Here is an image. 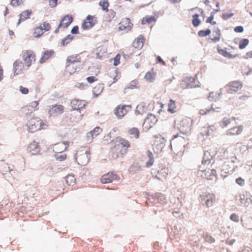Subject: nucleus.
Returning a JSON list of instances; mask_svg holds the SVG:
<instances>
[{
    "label": "nucleus",
    "instance_id": "obj_1",
    "mask_svg": "<svg viewBox=\"0 0 252 252\" xmlns=\"http://www.w3.org/2000/svg\"><path fill=\"white\" fill-rule=\"evenodd\" d=\"M111 144L109 156L111 160L124 157L131 147L130 141L121 136H117L112 140Z\"/></svg>",
    "mask_w": 252,
    "mask_h": 252
},
{
    "label": "nucleus",
    "instance_id": "obj_2",
    "mask_svg": "<svg viewBox=\"0 0 252 252\" xmlns=\"http://www.w3.org/2000/svg\"><path fill=\"white\" fill-rule=\"evenodd\" d=\"M213 163L212 159L207 158L206 153H205L201 164L199 167L198 174L207 180L216 179L217 173L216 170L213 167Z\"/></svg>",
    "mask_w": 252,
    "mask_h": 252
},
{
    "label": "nucleus",
    "instance_id": "obj_3",
    "mask_svg": "<svg viewBox=\"0 0 252 252\" xmlns=\"http://www.w3.org/2000/svg\"><path fill=\"white\" fill-rule=\"evenodd\" d=\"M27 130L30 133H34L48 126L47 123L38 117H34L28 120L26 125Z\"/></svg>",
    "mask_w": 252,
    "mask_h": 252
},
{
    "label": "nucleus",
    "instance_id": "obj_4",
    "mask_svg": "<svg viewBox=\"0 0 252 252\" xmlns=\"http://www.w3.org/2000/svg\"><path fill=\"white\" fill-rule=\"evenodd\" d=\"M81 62V58L79 55H73L68 56L66 60L65 72L66 75L74 73Z\"/></svg>",
    "mask_w": 252,
    "mask_h": 252
},
{
    "label": "nucleus",
    "instance_id": "obj_5",
    "mask_svg": "<svg viewBox=\"0 0 252 252\" xmlns=\"http://www.w3.org/2000/svg\"><path fill=\"white\" fill-rule=\"evenodd\" d=\"M87 104V102L82 99H73L70 102V105L73 110H76L77 114L75 115V112L71 111L70 112V120L71 121H75L76 119H79L81 116L80 110L84 108Z\"/></svg>",
    "mask_w": 252,
    "mask_h": 252
},
{
    "label": "nucleus",
    "instance_id": "obj_6",
    "mask_svg": "<svg viewBox=\"0 0 252 252\" xmlns=\"http://www.w3.org/2000/svg\"><path fill=\"white\" fill-rule=\"evenodd\" d=\"M186 143V139L184 137L176 135L171 141V149L176 155L182 154Z\"/></svg>",
    "mask_w": 252,
    "mask_h": 252
},
{
    "label": "nucleus",
    "instance_id": "obj_7",
    "mask_svg": "<svg viewBox=\"0 0 252 252\" xmlns=\"http://www.w3.org/2000/svg\"><path fill=\"white\" fill-rule=\"evenodd\" d=\"M192 124L191 119L187 117L179 118L174 121L175 126L183 133L190 130Z\"/></svg>",
    "mask_w": 252,
    "mask_h": 252
},
{
    "label": "nucleus",
    "instance_id": "obj_8",
    "mask_svg": "<svg viewBox=\"0 0 252 252\" xmlns=\"http://www.w3.org/2000/svg\"><path fill=\"white\" fill-rule=\"evenodd\" d=\"M179 85L181 89H186L200 87L201 84L196 74L194 76H187L184 78L181 81Z\"/></svg>",
    "mask_w": 252,
    "mask_h": 252
},
{
    "label": "nucleus",
    "instance_id": "obj_9",
    "mask_svg": "<svg viewBox=\"0 0 252 252\" xmlns=\"http://www.w3.org/2000/svg\"><path fill=\"white\" fill-rule=\"evenodd\" d=\"M89 149L86 147L80 148L76 152L75 159L78 164L86 165L90 160Z\"/></svg>",
    "mask_w": 252,
    "mask_h": 252
},
{
    "label": "nucleus",
    "instance_id": "obj_10",
    "mask_svg": "<svg viewBox=\"0 0 252 252\" xmlns=\"http://www.w3.org/2000/svg\"><path fill=\"white\" fill-rule=\"evenodd\" d=\"M145 39L142 35H139L132 42L131 46L126 49V53L127 55H132L136 53L137 51L142 49L143 46Z\"/></svg>",
    "mask_w": 252,
    "mask_h": 252
},
{
    "label": "nucleus",
    "instance_id": "obj_11",
    "mask_svg": "<svg viewBox=\"0 0 252 252\" xmlns=\"http://www.w3.org/2000/svg\"><path fill=\"white\" fill-rule=\"evenodd\" d=\"M166 140L161 135H156L154 137L153 149L156 153L159 154L162 152L165 146Z\"/></svg>",
    "mask_w": 252,
    "mask_h": 252
},
{
    "label": "nucleus",
    "instance_id": "obj_12",
    "mask_svg": "<svg viewBox=\"0 0 252 252\" xmlns=\"http://www.w3.org/2000/svg\"><path fill=\"white\" fill-rule=\"evenodd\" d=\"M199 197L202 204L205 205L207 207L212 206L216 201V195L213 193L203 192Z\"/></svg>",
    "mask_w": 252,
    "mask_h": 252
},
{
    "label": "nucleus",
    "instance_id": "obj_13",
    "mask_svg": "<svg viewBox=\"0 0 252 252\" xmlns=\"http://www.w3.org/2000/svg\"><path fill=\"white\" fill-rule=\"evenodd\" d=\"M22 58L27 66H30L35 62L36 60L35 54L32 50H26L22 52Z\"/></svg>",
    "mask_w": 252,
    "mask_h": 252
},
{
    "label": "nucleus",
    "instance_id": "obj_14",
    "mask_svg": "<svg viewBox=\"0 0 252 252\" xmlns=\"http://www.w3.org/2000/svg\"><path fill=\"white\" fill-rule=\"evenodd\" d=\"M132 108L131 105H122L117 106L114 110L115 114L119 118H123Z\"/></svg>",
    "mask_w": 252,
    "mask_h": 252
},
{
    "label": "nucleus",
    "instance_id": "obj_15",
    "mask_svg": "<svg viewBox=\"0 0 252 252\" xmlns=\"http://www.w3.org/2000/svg\"><path fill=\"white\" fill-rule=\"evenodd\" d=\"M50 29L51 26L50 24L44 22L34 28L32 35L34 37L38 38L44 33V31H48Z\"/></svg>",
    "mask_w": 252,
    "mask_h": 252
},
{
    "label": "nucleus",
    "instance_id": "obj_16",
    "mask_svg": "<svg viewBox=\"0 0 252 252\" xmlns=\"http://www.w3.org/2000/svg\"><path fill=\"white\" fill-rule=\"evenodd\" d=\"M157 117L152 114L149 115L144 120L143 123V128L145 130H148L153 127L157 123Z\"/></svg>",
    "mask_w": 252,
    "mask_h": 252
},
{
    "label": "nucleus",
    "instance_id": "obj_17",
    "mask_svg": "<svg viewBox=\"0 0 252 252\" xmlns=\"http://www.w3.org/2000/svg\"><path fill=\"white\" fill-rule=\"evenodd\" d=\"M243 129V126L238 124L237 122V124L233 125L226 131V135L229 136L240 135L242 133Z\"/></svg>",
    "mask_w": 252,
    "mask_h": 252
},
{
    "label": "nucleus",
    "instance_id": "obj_18",
    "mask_svg": "<svg viewBox=\"0 0 252 252\" xmlns=\"http://www.w3.org/2000/svg\"><path fill=\"white\" fill-rule=\"evenodd\" d=\"M132 27V23L130 22V19L127 18L123 19L119 24V30L126 32L130 31Z\"/></svg>",
    "mask_w": 252,
    "mask_h": 252
},
{
    "label": "nucleus",
    "instance_id": "obj_19",
    "mask_svg": "<svg viewBox=\"0 0 252 252\" xmlns=\"http://www.w3.org/2000/svg\"><path fill=\"white\" fill-rule=\"evenodd\" d=\"M243 87V84L241 81H234L229 83L226 85L227 91L231 94L237 92L240 90Z\"/></svg>",
    "mask_w": 252,
    "mask_h": 252
},
{
    "label": "nucleus",
    "instance_id": "obj_20",
    "mask_svg": "<svg viewBox=\"0 0 252 252\" xmlns=\"http://www.w3.org/2000/svg\"><path fill=\"white\" fill-rule=\"evenodd\" d=\"M96 21L95 17L89 15L84 20L82 25V28L85 30H89L96 24Z\"/></svg>",
    "mask_w": 252,
    "mask_h": 252
},
{
    "label": "nucleus",
    "instance_id": "obj_21",
    "mask_svg": "<svg viewBox=\"0 0 252 252\" xmlns=\"http://www.w3.org/2000/svg\"><path fill=\"white\" fill-rule=\"evenodd\" d=\"M118 178L117 174L113 172H108L101 177V182L103 184H108L118 180Z\"/></svg>",
    "mask_w": 252,
    "mask_h": 252
},
{
    "label": "nucleus",
    "instance_id": "obj_22",
    "mask_svg": "<svg viewBox=\"0 0 252 252\" xmlns=\"http://www.w3.org/2000/svg\"><path fill=\"white\" fill-rule=\"evenodd\" d=\"M68 146V142H59L53 145L52 149L55 153H62L66 150Z\"/></svg>",
    "mask_w": 252,
    "mask_h": 252
},
{
    "label": "nucleus",
    "instance_id": "obj_23",
    "mask_svg": "<svg viewBox=\"0 0 252 252\" xmlns=\"http://www.w3.org/2000/svg\"><path fill=\"white\" fill-rule=\"evenodd\" d=\"M72 20L73 19L71 16L66 15L63 17L57 29L55 31V32L58 33L59 32V29L60 28H67L71 23Z\"/></svg>",
    "mask_w": 252,
    "mask_h": 252
},
{
    "label": "nucleus",
    "instance_id": "obj_24",
    "mask_svg": "<svg viewBox=\"0 0 252 252\" xmlns=\"http://www.w3.org/2000/svg\"><path fill=\"white\" fill-rule=\"evenodd\" d=\"M234 124H237L236 119L234 117H224L220 122L219 125L222 128L227 126H231Z\"/></svg>",
    "mask_w": 252,
    "mask_h": 252
},
{
    "label": "nucleus",
    "instance_id": "obj_25",
    "mask_svg": "<svg viewBox=\"0 0 252 252\" xmlns=\"http://www.w3.org/2000/svg\"><path fill=\"white\" fill-rule=\"evenodd\" d=\"M64 112V107L62 105H53L49 110L48 113L51 116H57Z\"/></svg>",
    "mask_w": 252,
    "mask_h": 252
},
{
    "label": "nucleus",
    "instance_id": "obj_26",
    "mask_svg": "<svg viewBox=\"0 0 252 252\" xmlns=\"http://www.w3.org/2000/svg\"><path fill=\"white\" fill-rule=\"evenodd\" d=\"M237 197V204L240 206L248 207L252 203V200L247 197L244 194H240Z\"/></svg>",
    "mask_w": 252,
    "mask_h": 252
},
{
    "label": "nucleus",
    "instance_id": "obj_27",
    "mask_svg": "<svg viewBox=\"0 0 252 252\" xmlns=\"http://www.w3.org/2000/svg\"><path fill=\"white\" fill-rule=\"evenodd\" d=\"M24 65L20 60H17L13 63V72L15 75L21 74L23 72Z\"/></svg>",
    "mask_w": 252,
    "mask_h": 252
},
{
    "label": "nucleus",
    "instance_id": "obj_28",
    "mask_svg": "<svg viewBox=\"0 0 252 252\" xmlns=\"http://www.w3.org/2000/svg\"><path fill=\"white\" fill-rule=\"evenodd\" d=\"M107 81L110 84H113L118 80V72L116 69H109L107 75Z\"/></svg>",
    "mask_w": 252,
    "mask_h": 252
},
{
    "label": "nucleus",
    "instance_id": "obj_29",
    "mask_svg": "<svg viewBox=\"0 0 252 252\" xmlns=\"http://www.w3.org/2000/svg\"><path fill=\"white\" fill-rule=\"evenodd\" d=\"M27 151L32 155H36L40 152L38 143L35 141L31 142L28 146Z\"/></svg>",
    "mask_w": 252,
    "mask_h": 252
},
{
    "label": "nucleus",
    "instance_id": "obj_30",
    "mask_svg": "<svg viewBox=\"0 0 252 252\" xmlns=\"http://www.w3.org/2000/svg\"><path fill=\"white\" fill-rule=\"evenodd\" d=\"M102 131V129L99 126L95 127L93 130L87 134L88 141H92L93 139L98 136Z\"/></svg>",
    "mask_w": 252,
    "mask_h": 252
},
{
    "label": "nucleus",
    "instance_id": "obj_31",
    "mask_svg": "<svg viewBox=\"0 0 252 252\" xmlns=\"http://www.w3.org/2000/svg\"><path fill=\"white\" fill-rule=\"evenodd\" d=\"M148 111V107L144 102H141L136 107L135 114L136 115H142L147 113Z\"/></svg>",
    "mask_w": 252,
    "mask_h": 252
},
{
    "label": "nucleus",
    "instance_id": "obj_32",
    "mask_svg": "<svg viewBox=\"0 0 252 252\" xmlns=\"http://www.w3.org/2000/svg\"><path fill=\"white\" fill-rule=\"evenodd\" d=\"M221 33L220 30L218 28H214L212 31L211 40L213 43L219 42L221 38Z\"/></svg>",
    "mask_w": 252,
    "mask_h": 252
},
{
    "label": "nucleus",
    "instance_id": "obj_33",
    "mask_svg": "<svg viewBox=\"0 0 252 252\" xmlns=\"http://www.w3.org/2000/svg\"><path fill=\"white\" fill-rule=\"evenodd\" d=\"M38 105V101H33L29 105L23 107V111L24 112L27 113L28 111L31 110V113H32V111H34L38 109L37 108Z\"/></svg>",
    "mask_w": 252,
    "mask_h": 252
},
{
    "label": "nucleus",
    "instance_id": "obj_34",
    "mask_svg": "<svg viewBox=\"0 0 252 252\" xmlns=\"http://www.w3.org/2000/svg\"><path fill=\"white\" fill-rule=\"evenodd\" d=\"M127 133L129 135L131 136V137H134L135 139H138L140 135L139 129L135 127L129 128L127 130Z\"/></svg>",
    "mask_w": 252,
    "mask_h": 252
},
{
    "label": "nucleus",
    "instance_id": "obj_35",
    "mask_svg": "<svg viewBox=\"0 0 252 252\" xmlns=\"http://www.w3.org/2000/svg\"><path fill=\"white\" fill-rule=\"evenodd\" d=\"M218 53L220 55L223 56L224 57L229 58V59H233L236 57H237V54H231L228 52H227L226 49H220L219 46L217 48Z\"/></svg>",
    "mask_w": 252,
    "mask_h": 252
},
{
    "label": "nucleus",
    "instance_id": "obj_36",
    "mask_svg": "<svg viewBox=\"0 0 252 252\" xmlns=\"http://www.w3.org/2000/svg\"><path fill=\"white\" fill-rule=\"evenodd\" d=\"M104 89V85L102 83H98L96 84L93 89V94L97 96L102 92Z\"/></svg>",
    "mask_w": 252,
    "mask_h": 252
},
{
    "label": "nucleus",
    "instance_id": "obj_37",
    "mask_svg": "<svg viewBox=\"0 0 252 252\" xmlns=\"http://www.w3.org/2000/svg\"><path fill=\"white\" fill-rule=\"evenodd\" d=\"M53 54L54 51L53 50L45 51L43 53V54L40 60V62L41 63H43L45 62L47 60H48L51 57Z\"/></svg>",
    "mask_w": 252,
    "mask_h": 252
},
{
    "label": "nucleus",
    "instance_id": "obj_38",
    "mask_svg": "<svg viewBox=\"0 0 252 252\" xmlns=\"http://www.w3.org/2000/svg\"><path fill=\"white\" fill-rule=\"evenodd\" d=\"M32 13L31 10H28L23 11L20 15V18L18 24H19L21 22H23L26 20L30 18V16Z\"/></svg>",
    "mask_w": 252,
    "mask_h": 252
},
{
    "label": "nucleus",
    "instance_id": "obj_39",
    "mask_svg": "<svg viewBox=\"0 0 252 252\" xmlns=\"http://www.w3.org/2000/svg\"><path fill=\"white\" fill-rule=\"evenodd\" d=\"M107 52V48L105 46H98L96 50V55L98 58H101Z\"/></svg>",
    "mask_w": 252,
    "mask_h": 252
},
{
    "label": "nucleus",
    "instance_id": "obj_40",
    "mask_svg": "<svg viewBox=\"0 0 252 252\" xmlns=\"http://www.w3.org/2000/svg\"><path fill=\"white\" fill-rule=\"evenodd\" d=\"M168 174V169L166 167H163L158 171V176L159 179H166Z\"/></svg>",
    "mask_w": 252,
    "mask_h": 252
},
{
    "label": "nucleus",
    "instance_id": "obj_41",
    "mask_svg": "<svg viewBox=\"0 0 252 252\" xmlns=\"http://www.w3.org/2000/svg\"><path fill=\"white\" fill-rule=\"evenodd\" d=\"M156 21V19L155 16H146L142 19L141 24L142 25H145L146 24H151L152 23L155 22Z\"/></svg>",
    "mask_w": 252,
    "mask_h": 252
},
{
    "label": "nucleus",
    "instance_id": "obj_42",
    "mask_svg": "<svg viewBox=\"0 0 252 252\" xmlns=\"http://www.w3.org/2000/svg\"><path fill=\"white\" fill-rule=\"evenodd\" d=\"M66 184L69 186H73L76 183V179L73 175L68 174L65 177Z\"/></svg>",
    "mask_w": 252,
    "mask_h": 252
},
{
    "label": "nucleus",
    "instance_id": "obj_43",
    "mask_svg": "<svg viewBox=\"0 0 252 252\" xmlns=\"http://www.w3.org/2000/svg\"><path fill=\"white\" fill-rule=\"evenodd\" d=\"M156 76V73L154 72V69H152L148 72L145 75V78L147 81L152 82L154 80Z\"/></svg>",
    "mask_w": 252,
    "mask_h": 252
},
{
    "label": "nucleus",
    "instance_id": "obj_44",
    "mask_svg": "<svg viewBox=\"0 0 252 252\" xmlns=\"http://www.w3.org/2000/svg\"><path fill=\"white\" fill-rule=\"evenodd\" d=\"M168 111L171 113H174L176 112V106L175 101L170 99L169 103H168Z\"/></svg>",
    "mask_w": 252,
    "mask_h": 252
},
{
    "label": "nucleus",
    "instance_id": "obj_45",
    "mask_svg": "<svg viewBox=\"0 0 252 252\" xmlns=\"http://www.w3.org/2000/svg\"><path fill=\"white\" fill-rule=\"evenodd\" d=\"M148 156L149 159L147 162H146V166L147 167H150L153 165L154 162V158L152 153L150 151H148Z\"/></svg>",
    "mask_w": 252,
    "mask_h": 252
},
{
    "label": "nucleus",
    "instance_id": "obj_46",
    "mask_svg": "<svg viewBox=\"0 0 252 252\" xmlns=\"http://www.w3.org/2000/svg\"><path fill=\"white\" fill-rule=\"evenodd\" d=\"M192 23L194 27H197L200 23V21L199 19V15L197 14H194L192 16Z\"/></svg>",
    "mask_w": 252,
    "mask_h": 252
},
{
    "label": "nucleus",
    "instance_id": "obj_47",
    "mask_svg": "<svg viewBox=\"0 0 252 252\" xmlns=\"http://www.w3.org/2000/svg\"><path fill=\"white\" fill-rule=\"evenodd\" d=\"M249 41L248 39L244 38L240 40L239 43V48L240 49H244L249 44Z\"/></svg>",
    "mask_w": 252,
    "mask_h": 252
},
{
    "label": "nucleus",
    "instance_id": "obj_48",
    "mask_svg": "<svg viewBox=\"0 0 252 252\" xmlns=\"http://www.w3.org/2000/svg\"><path fill=\"white\" fill-rule=\"evenodd\" d=\"M99 5L102 7V10L108 11V7L109 3L107 0H101L99 3Z\"/></svg>",
    "mask_w": 252,
    "mask_h": 252
},
{
    "label": "nucleus",
    "instance_id": "obj_49",
    "mask_svg": "<svg viewBox=\"0 0 252 252\" xmlns=\"http://www.w3.org/2000/svg\"><path fill=\"white\" fill-rule=\"evenodd\" d=\"M205 241L209 243H213L215 242V239L208 234H205L203 235Z\"/></svg>",
    "mask_w": 252,
    "mask_h": 252
},
{
    "label": "nucleus",
    "instance_id": "obj_50",
    "mask_svg": "<svg viewBox=\"0 0 252 252\" xmlns=\"http://www.w3.org/2000/svg\"><path fill=\"white\" fill-rule=\"evenodd\" d=\"M211 30L207 29L206 30H200L198 32V35L200 37H205L211 33Z\"/></svg>",
    "mask_w": 252,
    "mask_h": 252
},
{
    "label": "nucleus",
    "instance_id": "obj_51",
    "mask_svg": "<svg viewBox=\"0 0 252 252\" xmlns=\"http://www.w3.org/2000/svg\"><path fill=\"white\" fill-rule=\"evenodd\" d=\"M213 110H214V109L212 106L209 109H207V108L200 109L199 111V113L201 115H207V114H208L210 111H213Z\"/></svg>",
    "mask_w": 252,
    "mask_h": 252
},
{
    "label": "nucleus",
    "instance_id": "obj_52",
    "mask_svg": "<svg viewBox=\"0 0 252 252\" xmlns=\"http://www.w3.org/2000/svg\"><path fill=\"white\" fill-rule=\"evenodd\" d=\"M73 37L71 35H68L62 40V44L63 46L66 45L69 42L71 41Z\"/></svg>",
    "mask_w": 252,
    "mask_h": 252
},
{
    "label": "nucleus",
    "instance_id": "obj_53",
    "mask_svg": "<svg viewBox=\"0 0 252 252\" xmlns=\"http://www.w3.org/2000/svg\"><path fill=\"white\" fill-rule=\"evenodd\" d=\"M121 55L118 54L115 58H113L114 65L115 66L118 65L120 63Z\"/></svg>",
    "mask_w": 252,
    "mask_h": 252
},
{
    "label": "nucleus",
    "instance_id": "obj_54",
    "mask_svg": "<svg viewBox=\"0 0 252 252\" xmlns=\"http://www.w3.org/2000/svg\"><path fill=\"white\" fill-rule=\"evenodd\" d=\"M23 2V0H11V4L13 6H19Z\"/></svg>",
    "mask_w": 252,
    "mask_h": 252
},
{
    "label": "nucleus",
    "instance_id": "obj_55",
    "mask_svg": "<svg viewBox=\"0 0 252 252\" xmlns=\"http://www.w3.org/2000/svg\"><path fill=\"white\" fill-rule=\"evenodd\" d=\"M20 92L24 94H27L29 93V89L27 88L24 87L23 86L19 87Z\"/></svg>",
    "mask_w": 252,
    "mask_h": 252
},
{
    "label": "nucleus",
    "instance_id": "obj_56",
    "mask_svg": "<svg viewBox=\"0 0 252 252\" xmlns=\"http://www.w3.org/2000/svg\"><path fill=\"white\" fill-rule=\"evenodd\" d=\"M230 219L231 220L236 222H238L239 220L238 215L235 213L231 214L230 217Z\"/></svg>",
    "mask_w": 252,
    "mask_h": 252
},
{
    "label": "nucleus",
    "instance_id": "obj_57",
    "mask_svg": "<svg viewBox=\"0 0 252 252\" xmlns=\"http://www.w3.org/2000/svg\"><path fill=\"white\" fill-rule=\"evenodd\" d=\"M214 18V14H212L211 16L207 19L206 22L210 23L212 25H215L216 24V22L213 21Z\"/></svg>",
    "mask_w": 252,
    "mask_h": 252
},
{
    "label": "nucleus",
    "instance_id": "obj_58",
    "mask_svg": "<svg viewBox=\"0 0 252 252\" xmlns=\"http://www.w3.org/2000/svg\"><path fill=\"white\" fill-rule=\"evenodd\" d=\"M87 82L89 83H93L96 81H97L98 79L95 76H90L86 78Z\"/></svg>",
    "mask_w": 252,
    "mask_h": 252
},
{
    "label": "nucleus",
    "instance_id": "obj_59",
    "mask_svg": "<svg viewBox=\"0 0 252 252\" xmlns=\"http://www.w3.org/2000/svg\"><path fill=\"white\" fill-rule=\"evenodd\" d=\"M244 59L249 60L252 59V50L247 52L243 57Z\"/></svg>",
    "mask_w": 252,
    "mask_h": 252
},
{
    "label": "nucleus",
    "instance_id": "obj_60",
    "mask_svg": "<svg viewBox=\"0 0 252 252\" xmlns=\"http://www.w3.org/2000/svg\"><path fill=\"white\" fill-rule=\"evenodd\" d=\"M236 183L240 186H243L245 184V180L241 177H239L236 179Z\"/></svg>",
    "mask_w": 252,
    "mask_h": 252
},
{
    "label": "nucleus",
    "instance_id": "obj_61",
    "mask_svg": "<svg viewBox=\"0 0 252 252\" xmlns=\"http://www.w3.org/2000/svg\"><path fill=\"white\" fill-rule=\"evenodd\" d=\"M49 2V5L51 7H55L57 5L58 0H47Z\"/></svg>",
    "mask_w": 252,
    "mask_h": 252
},
{
    "label": "nucleus",
    "instance_id": "obj_62",
    "mask_svg": "<svg viewBox=\"0 0 252 252\" xmlns=\"http://www.w3.org/2000/svg\"><path fill=\"white\" fill-rule=\"evenodd\" d=\"M111 139V133H108L104 135L103 138V141L105 142L106 143L108 142L109 140H110Z\"/></svg>",
    "mask_w": 252,
    "mask_h": 252
},
{
    "label": "nucleus",
    "instance_id": "obj_63",
    "mask_svg": "<svg viewBox=\"0 0 252 252\" xmlns=\"http://www.w3.org/2000/svg\"><path fill=\"white\" fill-rule=\"evenodd\" d=\"M66 155L65 154L61 155L60 156H57V157H56V158L58 160H60V161L64 160L66 159Z\"/></svg>",
    "mask_w": 252,
    "mask_h": 252
},
{
    "label": "nucleus",
    "instance_id": "obj_64",
    "mask_svg": "<svg viewBox=\"0 0 252 252\" xmlns=\"http://www.w3.org/2000/svg\"><path fill=\"white\" fill-rule=\"evenodd\" d=\"M233 15V14L232 13H223L222 14V17L223 19L226 20V19L231 17Z\"/></svg>",
    "mask_w": 252,
    "mask_h": 252
}]
</instances>
